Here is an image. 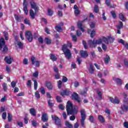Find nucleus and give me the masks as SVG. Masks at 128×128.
<instances>
[{
    "instance_id": "nucleus-1",
    "label": "nucleus",
    "mask_w": 128,
    "mask_h": 128,
    "mask_svg": "<svg viewBox=\"0 0 128 128\" xmlns=\"http://www.w3.org/2000/svg\"><path fill=\"white\" fill-rule=\"evenodd\" d=\"M66 112L68 115L70 114H78V110L72 106V104L70 101L67 102V104L66 106Z\"/></svg>"
},
{
    "instance_id": "nucleus-2",
    "label": "nucleus",
    "mask_w": 128,
    "mask_h": 128,
    "mask_svg": "<svg viewBox=\"0 0 128 128\" xmlns=\"http://www.w3.org/2000/svg\"><path fill=\"white\" fill-rule=\"evenodd\" d=\"M62 50L64 52L65 57L67 60H70L72 58V52L70 50L68 49L66 45L64 44L62 46Z\"/></svg>"
},
{
    "instance_id": "nucleus-3",
    "label": "nucleus",
    "mask_w": 128,
    "mask_h": 128,
    "mask_svg": "<svg viewBox=\"0 0 128 128\" xmlns=\"http://www.w3.org/2000/svg\"><path fill=\"white\" fill-rule=\"evenodd\" d=\"M4 46V47L3 48L2 52L3 54H6L8 52V48L6 46V42H4V38H1L0 39V50H2V46Z\"/></svg>"
},
{
    "instance_id": "nucleus-4",
    "label": "nucleus",
    "mask_w": 128,
    "mask_h": 128,
    "mask_svg": "<svg viewBox=\"0 0 128 128\" xmlns=\"http://www.w3.org/2000/svg\"><path fill=\"white\" fill-rule=\"evenodd\" d=\"M81 114V124L82 126H84V120L86 118V110L84 109L81 110L80 112Z\"/></svg>"
},
{
    "instance_id": "nucleus-5",
    "label": "nucleus",
    "mask_w": 128,
    "mask_h": 128,
    "mask_svg": "<svg viewBox=\"0 0 128 128\" xmlns=\"http://www.w3.org/2000/svg\"><path fill=\"white\" fill-rule=\"evenodd\" d=\"M52 120L55 121V124L58 126V128H62V122L58 118L56 115H52Z\"/></svg>"
},
{
    "instance_id": "nucleus-6",
    "label": "nucleus",
    "mask_w": 128,
    "mask_h": 128,
    "mask_svg": "<svg viewBox=\"0 0 128 128\" xmlns=\"http://www.w3.org/2000/svg\"><path fill=\"white\" fill-rule=\"evenodd\" d=\"M102 42H105V44H108V39L106 38L103 37L102 38H100L97 40H95V46L96 44H100Z\"/></svg>"
},
{
    "instance_id": "nucleus-7",
    "label": "nucleus",
    "mask_w": 128,
    "mask_h": 128,
    "mask_svg": "<svg viewBox=\"0 0 128 128\" xmlns=\"http://www.w3.org/2000/svg\"><path fill=\"white\" fill-rule=\"evenodd\" d=\"M25 36L27 40H28L30 42H32L34 38H32V32L30 31H27L25 33Z\"/></svg>"
},
{
    "instance_id": "nucleus-8",
    "label": "nucleus",
    "mask_w": 128,
    "mask_h": 128,
    "mask_svg": "<svg viewBox=\"0 0 128 128\" xmlns=\"http://www.w3.org/2000/svg\"><path fill=\"white\" fill-rule=\"evenodd\" d=\"M12 60H14V58L12 57L9 56H6L4 58V61L6 64H12Z\"/></svg>"
},
{
    "instance_id": "nucleus-9",
    "label": "nucleus",
    "mask_w": 128,
    "mask_h": 128,
    "mask_svg": "<svg viewBox=\"0 0 128 128\" xmlns=\"http://www.w3.org/2000/svg\"><path fill=\"white\" fill-rule=\"evenodd\" d=\"M23 6H24L23 10H24V12L26 14H28V1H26V0H24Z\"/></svg>"
},
{
    "instance_id": "nucleus-10",
    "label": "nucleus",
    "mask_w": 128,
    "mask_h": 128,
    "mask_svg": "<svg viewBox=\"0 0 128 128\" xmlns=\"http://www.w3.org/2000/svg\"><path fill=\"white\" fill-rule=\"evenodd\" d=\"M120 108L122 110V112H126L128 110V103H124L121 106Z\"/></svg>"
},
{
    "instance_id": "nucleus-11",
    "label": "nucleus",
    "mask_w": 128,
    "mask_h": 128,
    "mask_svg": "<svg viewBox=\"0 0 128 128\" xmlns=\"http://www.w3.org/2000/svg\"><path fill=\"white\" fill-rule=\"evenodd\" d=\"M82 22H78V28H80V30L84 32V25H82Z\"/></svg>"
},
{
    "instance_id": "nucleus-12",
    "label": "nucleus",
    "mask_w": 128,
    "mask_h": 128,
    "mask_svg": "<svg viewBox=\"0 0 128 128\" xmlns=\"http://www.w3.org/2000/svg\"><path fill=\"white\" fill-rule=\"evenodd\" d=\"M118 42L120 44H122L124 48H126V50H128V43L124 41V40L122 39L119 40Z\"/></svg>"
},
{
    "instance_id": "nucleus-13",
    "label": "nucleus",
    "mask_w": 128,
    "mask_h": 128,
    "mask_svg": "<svg viewBox=\"0 0 128 128\" xmlns=\"http://www.w3.org/2000/svg\"><path fill=\"white\" fill-rule=\"evenodd\" d=\"M36 57L32 56L31 57V62H32V64H36V66H40V62L39 61H36Z\"/></svg>"
},
{
    "instance_id": "nucleus-14",
    "label": "nucleus",
    "mask_w": 128,
    "mask_h": 128,
    "mask_svg": "<svg viewBox=\"0 0 128 128\" xmlns=\"http://www.w3.org/2000/svg\"><path fill=\"white\" fill-rule=\"evenodd\" d=\"M30 4L32 8H34L35 10V12H38V7L36 6V2H34L33 0H32L30 2Z\"/></svg>"
},
{
    "instance_id": "nucleus-15",
    "label": "nucleus",
    "mask_w": 128,
    "mask_h": 128,
    "mask_svg": "<svg viewBox=\"0 0 128 128\" xmlns=\"http://www.w3.org/2000/svg\"><path fill=\"white\" fill-rule=\"evenodd\" d=\"M72 98H74V100H77L78 102L80 104V98H78V94L74 92L72 94Z\"/></svg>"
},
{
    "instance_id": "nucleus-16",
    "label": "nucleus",
    "mask_w": 128,
    "mask_h": 128,
    "mask_svg": "<svg viewBox=\"0 0 128 128\" xmlns=\"http://www.w3.org/2000/svg\"><path fill=\"white\" fill-rule=\"evenodd\" d=\"M110 100L112 104H120V100H118V98H114L112 97H110Z\"/></svg>"
},
{
    "instance_id": "nucleus-17",
    "label": "nucleus",
    "mask_w": 128,
    "mask_h": 128,
    "mask_svg": "<svg viewBox=\"0 0 128 128\" xmlns=\"http://www.w3.org/2000/svg\"><path fill=\"white\" fill-rule=\"evenodd\" d=\"M80 54L82 58H88V54L86 51L81 50Z\"/></svg>"
},
{
    "instance_id": "nucleus-18",
    "label": "nucleus",
    "mask_w": 128,
    "mask_h": 128,
    "mask_svg": "<svg viewBox=\"0 0 128 128\" xmlns=\"http://www.w3.org/2000/svg\"><path fill=\"white\" fill-rule=\"evenodd\" d=\"M42 122H46L48 120V115L44 113L42 114Z\"/></svg>"
},
{
    "instance_id": "nucleus-19",
    "label": "nucleus",
    "mask_w": 128,
    "mask_h": 128,
    "mask_svg": "<svg viewBox=\"0 0 128 128\" xmlns=\"http://www.w3.org/2000/svg\"><path fill=\"white\" fill-rule=\"evenodd\" d=\"M88 44L90 46V48H92V46H96V40H89L88 41Z\"/></svg>"
},
{
    "instance_id": "nucleus-20",
    "label": "nucleus",
    "mask_w": 128,
    "mask_h": 128,
    "mask_svg": "<svg viewBox=\"0 0 128 128\" xmlns=\"http://www.w3.org/2000/svg\"><path fill=\"white\" fill-rule=\"evenodd\" d=\"M118 17L120 20H122V22H126V16H124V15L122 13H120L118 15Z\"/></svg>"
},
{
    "instance_id": "nucleus-21",
    "label": "nucleus",
    "mask_w": 128,
    "mask_h": 128,
    "mask_svg": "<svg viewBox=\"0 0 128 128\" xmlns=\"http://www.w3.org/2000/svg\"><path fill=\"white\" fill-rule=\"evenodd\" d=\"M70 92V90H64L62 92H61L60 94L62 96H68Z\"/></svg>"
},
{
    "instance_id": "nucleus-22",
    "label": "nucleus",
    "mask_w": 128,
    "mask_h": 128,
    "mask_svg": "<svg viewBox=\"0 0 128 128\" xmlns=\"http://www.w3.org/2000/svg\"><path fill=\"white\" fill-rule=\"evenodd\" d=\"M30 112L32 116H36V110L34 108H32L30 110Z\"/></svg>"
},
{
    "instance_id": "nucleus-23",
    "label": "nucleus",
    "mask_w": 128,
    "mask_h": 128,
    "mask_svg": "<svg viewBox=\"0 0 128 128\" xmlns=\"http://www.w3.org/2000/svg\"><path fill=\"white\" fill-rule=\"evenodd\" d=\"M116 28L117 30H121V28H124V24H122V22H119V24L116 26Z\"/></svg>"
},
{
    "instance_id": "nucleus-24",
    "label": "nucleus",
    "mask_w": 128,
    "mask_h": 128,
    "mask_svg": "<svg viewBox=\"0 0 128 128\" xmlns=\"http://www.w3.org/2000/svg\"><path fill=\"white\" fill-rule=\"evenodd\" d=\"M55 29L58 32H62V26H60V25L56 26V27H55Z\"/></svg>"
},
{
    "instance_id": "nucleus-25",
    "label": "nucleus",
    "mask_w": 128,
    "mask_h": 128,
    "mask_svg": "<svg viewBox=\"0 0 128 128\" xmlns=\"http://www.w3.org/2000/svg\"><path fill=\"white\" fill-rule=\"evenodd\" d=\"M104 62L106 64H108V62H110V56L106 55V58L104 59Z\"/></svg>"
},
{
    "instance_id": "nucleus-26",
    "label": "nucleus",
    "mask_w": 128,
    "mask_h": 128,
    "mask_svg": "<svg viewBox=\"0 0 128 128\" xmlns=\"http://www.w3.org/2000/svg\"><path fill=\"white\" fill-rule=\"evenodd\" d=\"M122 96H124V102L128 104V95L126 93H123Z\"/></svg>"
},
{
    "instance_id": "nucleus-27",
    "label": "nucleus",
    "mask_w": 128,
    "mask_h": 128,
    "mask_svg": "<svg viewBox=\"0 0 128 128\" xmlns=\"http://www.w3.org/2000/svg\"><path fill=\"white\" fill-rule=\"evenodd\" d=\"M107 42H108V44L109 42H114V38L112 37V36H108V38H106Z\"/></svg>"
},
{
    "instance_id": "nucleus-28",
    "label": "nucleus",
    "mask_w": 128,
    "mask_h": 128,
    "mask_svg": "<svg viewBox=\"0 0 128 128\" xmlns=\"http://www.w3.org/2000/svg\"><path fill=\"white\" fill-rule=\"evenodd\" d=\"M94 66L90 64L89 68V72L90 74H94Z\"/></svg>"
},
{
    "instance_id": "nucleus-29",
    "label": "nucleus",
    "mask_w": 128,
    "mask_h": 128,
    "mask_svg": "<svg viewBox=\"0 0 128 128\" xmlns=\"http://www.w3.org/2000/svg\"><path fill=\"white\" fill-rule=\"evenodd\" d=\"M98 120L100 122H105L104 118L102 115L98 116Z\"/></svg>"
},
{
    "instance_id": "nucleus-30",
    "label": "nucleus",
    "mask_w": 128,
    "mask_h": 128,
    "mask_svg": "<svg viewBox=\"0 0 128 128\" xmlns=\"http://www.w3.org/2000/svg\"><path fill=\"white\" fill-rule=\"evenodd\" d=\"M46 86L49 90H52V83L50 82H47L46 83Z\"/></svg>"
},
{
    "instance_id": "nucleus-31",
    "label": "nucleus",
    "mask_w": 128,
    "mask_h": 128,
    "mask_svg": "<svg viewBox=\"0 0 128 128\" xmlns=\"http://www.w3.org/2000/svg\"><path fill=\"white\" fill-rule=\"evenodd\" d=\"M50 58V60H52V62H56V60H58V58H56V56L54 54H51Z\"/></svg>"
},
{
    "instance_id": "nucleus-32",
    "label": "nucleus",
    "mask_w": 128,
    "mask_h": 128,
    "mask_svg": "<svg viewBox=\"0 0 128 128\" xmlns=\"http://www.w3.org/2000/svg\"><path fill=\"white\" fill-rule=\"evenodd\" d=\"M16 44L18 46V48H22L24 46V44L21 42H18Z\"/></svg>"
},
{
    "instance_id": "nucleus-33",
    "label": "nucleus",
    "mask_w": 128,
    "mask_h": 128,
    "mask_svg": "<svg viewBox=\"0 0 128 128\" xmlns=\"http://www.w3.org/2000/svg\"><path fill=\"white\" fill-rule=\"evenodd\" d=\"M30 16L32 18H35V14L34 12V10H30Z\"/></svg>"
},
{
    "instance_id": "nucleus-34",
    "label": "nucleus",
    "mask_w": 128,
    "mask_h": 128,
    "mask_svg": "<svg viewBox=\"0 0 128 128\" xmlns=\"http://www.w3.org/2000/svg\"><path fill=\"white\" fill-rule=\"evenodd\" d=\"M35 96L36 100H40V94L38 91L35 92Z\"/></svg>"
},
{
    "instance_id": "nucleus-35",
    "label": "nucleus",
    "mask_w": 128,
    "mask_h": 128,
    "mask_svg": "<svg viewBox=\"0 0 128 128\" xmlns=\"http://www.w3.org/2000/svg\"><path fill=\"white\" fill-rule=\"evenodd\" d=\"M65 124L68 128H72V124H70L68 122H66Z\"/></svg>"
},
{
    "instance_id": "nucleus-36",
    "label": "nucleus",
    "mask_w": 128,
    "mask_h": 128,
    "mask_svg": "<svg viewBox=\"0 0 128 128\" xmlns=\"http://www.w3.org/2000/svg\"><path fill=\"white\" fill-rule=\"evenodd\" d=\"M14 18H15V20H16L17 22H20L21 21L20 20L22 18V17H20V16L15 15Z\"/></svg>"
},
{
    "instance_id": "nucleus-37",
    "label": "nucleus",
    "mask_w": 128,
    "mask_h": 128,
    "mask_svg": "<svg viewBox=\"0 0 128 128\" xmlns=\"http://www.w3.org/2000/svg\"><path fill=\"white\" fill-rule=\"evenodd\" d=\"M48 104L49 106H50V108H52V106H54V104L52 102V100L50 99L48 100Z\"/></svg>"
},
{
    "instance_id": "nucleus-38",
    "label": "nucleus",
    "mask_w": 128,
    "mask_h": 128,
    "mask_svg": "<svg viewBox=\"0 0 128 128\" xmlns=\"http://www.w3.org/2000/svg\"><path fill=\"white\" fill-rule=\"evenodd\" d=\"M100 11V10H98V6L97 5H95L94 6V12H96V14H98V12Z\"/></svg>"
},
{
    "instance_id": "nucleus-39",
    "label": "nucleus",
    "mask_w": 128,
    "mask_h": 128,
    "mask_svg": "<svg viewBox=\"0 0 128 128\" xmlns=\"http://www.w3.org/2000/svg\"><path fill=\"white\" fill-rule=\"evenodd\" d=\"M33 82H34V89L36 90L38 89V82L36 80H34Z\"/></svg>"
},
{
    "instance_id": "nucleus-40",
    "label": "nucleus",
    "mask_w": 128,
    "mask_h": 128,
    "mask_svg": "<svg viewBox=\"0 0 128 128\" xmlns=\"http://www.w3.org/2000/svg\"><path fill=\"white\" fill-rule=\"evenodd\" d=\"M45 42L47 44H52V40L47 38H45Z\"/></svg>"
},
{
    "instance_id": "nucleus-41",
    "label": "nucleus",
    "mask_w": 128,
    "mask_h": 128,
    "mask_svg": "<svg viewBox=\"0 0 128 128\" xmlns=\"http://www.w3.org/2000/svg\"><path fill=\"white\" fill-rule=\"evenodd\" d=\"M97 94H98V96H99V100H102V92H100V91L98 90Z\"/></svg>"
},
{
    "instance_id": "nucleus-42",
    "label": "nucleus",
    "mask_w": 128,
    "mask_h": 128,
    "mask_svg": "<svg viewBox=\"0 0 128 128\" xmlns=\"http://www.w3.org/2000/svg\"><path fill=\"white\" fill-rule=\"evenodd\" d=\"M40 90L42 94H46V90L44 87H41L40 88Z\"/></svg>"
},
{
    "instance_id": "nucleus-43",
    "label": "nucleus",
    "mask_w": 128,
    "mask_h": 128,
    "mask_svg": "<svg viewBox=\"0 0 128 128\" xmlns=\"http://www.w3.org/2000/svg\"><path fill=\"white\" fill-rule=\"evenodd\" d=\"M2 86L4 92H6V90H8V86H6V84L4 83Z\"/></svg>"
},
{
    "instance_id": "nucleus-44",
    "label": "nucleus",
    "mask_w": 128,
    "mask_h": 128,
    "mask_svg": "<svg viewBox=\"0 0 128 128\" xmlns=\"http://www.w3.org/2000/svg\"><path fill=\"white\" fill-rule=\"evenodd\" d=\"M116 82L118 84H122V80L119 78H117L116 79Z\"/></svg>"
},
{
    "instance_id": "nucleus-45",
    "label": "nucleus",
    "mask_w": 128,
    "mask_h": 128,
    "mask_svg": "<svg viewBox=\"0 0 128 128\" xmlns=\"http://www.w3.org/2000/svg\"><path fill=\"white\" fill-rule=\"evenodd\" d=\"M62 80H60L58 82V88H62Z\"/></svg>"
},
{
    "instance_id": "nucleus-46",
    "label": "nucleus",
    "mask_w": 128,
    "mask_h": 128,
    "mask_svg": "<svg viewBox=\"0 0 128 128\" xmlns=\"http://www.w3.org/2000/svg\"><path fill=\"white\" fill-rule=\"evenodd\" d=\"M90 26V28H94L96 26V23H94V22H91Z\"/></svg>"
},
{
    "instance_id": "nucleus-47",
    "label": "nucleus",
    "mask_w": 128,
    "mask_h": 128,
    "mask_svg": "<svg viewBox=\"0 0 128 128\" xmlns=\"http://www.w3.org/2000/svg\"><path fill=\"white\" fill-rule=\"evenodd\" d=\"M56 100L58 102H62V97L60 96H56Z\"/></svg>"
},
{
    "instance_id": "nucleus-48",
    "label": "nucleus",
    "mask_w": 128,
    "mask_h": 128,
    "mask_svg": "<svg viewBox=\"0 0 128 128\" xmlns=\"http://www.w3.org/2000/svg\"><path fill=\"white\" fill-rule=\"evenodd\" d=\"M8 32H4V36L6 40H8Z\"/></svg>"
},
{
    "instance_id": "nucleus-49",
    "label": "nucleus",
    "mask_w": 128,
    "mask_h": 128,
    "mask_svg": "<svg viewBox=\"0 0 128 128\" xmlns=\"http://www.w3.org/2000/svg\"><path fill=\"white\" fill-rule=\"evenodd\" d=\"M32 124L33 126H38V123L36 122V121L34 120L32 121Z\"/></svg>"
},
{
    "instance_id": "nucleus-50",
    "label": "nucleus",
    "mask_w": 128,
    "mask_h": 128,
    "mask_svg": "<svg viewBox=\"0 0 128 128\" xmlns=\"http://www.w3.org/2000/svg\"><path fill=\"white\" fill-rule=\"evenodd\" d=\"M28 64V60L26 58H25L23 60V64Z\"/></svg>"
},
{
    "instance_id": "nucleus-51",
    "label": "nucleus",
    "mask_w": 128,
    "mask_h": 128,
    "mask_svg": "<svg viewBox=\"0 0 128 128\" xmlns=\"http://www.w3.org/2000/svg\"><path fill=\"white\" fill-rule=\"evenodd\" d=\"M33 76H34V78H38V72L36 71L33 74Z\"/></svg>"
},
{
    "instance_id": "nucleus-52",
    "label": "nucleus",
    "mask_w": 128,
    "mask_h": 128,
    "mask_svg": "<svg viewBox=\"0 0 128 128\" xmlns=\"http://www.w3.org/2000/svg\"><path fill=\"white\" fill-rule=\"evenodd\" d=\"M82 44L84 45V46L85 50H87L88 45H86V41H84V40L82 41Z\"/></svg>"
},
{
    "instance_id": "nucleus-53",
    "label": "nucleus",
    "mask_w": 128,
    "mask_h": 128,
    "mask_svg": "<svg viewBox=\"0 0 128 128\" xmlns=\"http://www.w3.org/2000/svg\"><path fill=\"white\" fill-rule=\"evenodd\" d=\"M96 36V30H93L92 31L91 34H90V36L92 38H94Z\"/></svg>"
},
{
    "instance_id": "nucleus-54",
    "label": "nucleus",
    "mask_w": 128,
    "mask_h": 128,
    "mask_svg": "<svg viewBox=\"0 0 128 128\" xmlns=\"http://www.w3.org/2000/svg\"><path fill=\"white\" fill-rule=\"evenodd\" d=\"M53 14H54V12H52V10H50V9L48 10V14L49 16H52Z\"/></svg>"
},
{
    "instance_id": "nucleus-55",
    "label": "nucleus",
    "mask_w": 128,
    "mask_h": 128,
    "mask_svg": "<svg viewBox=\"0 0 128 128\" xmlns=\"http://www.w3.org/2000/svg\"><path fill=\"white\" fill-rule=\"evenodd\" d=\"M2 118L3 120H6V112H4L2 114Z\"/></svg>"
},
{
    "instance_id": "nucleus-56",
    "label": "nucleus",
    "mask_w": 128,
    "mask_h": 128,
    "mask_svg": "<svg viewBox=\"0 0 128 128\" xmlns=\"http://www.w3.org/2000/svg\"><path fill=\"white\" fill-rule=\"evenodd\" d=\"M78 38H76V35H72V40L74 42H76Z\"/></svg>"
},
{
    "instance_id": "nucleus-57",
    "label": "nucleus",
    "mask_w": 128,
    "mask_h": 128,
    "mask_svg": "<svg viewBox=\"0 0 128 128\" xmlns=\"http://www.w3.org/2000/svg\"><path fill=\"white\" fill-rule=\"evenodd\" d=\"M8 121L10 122L12 120V115L10 113H8Z\"/></svg>"
},
{
    "instance_id": "nucleus-58",
    "label": "nucleus",
    "mask_w": 128,
    "mask_h": 128,
    "mask_svg": "<svg viewBox=\"0 0 128 128\" xmlns=\"http://www.w3.org/2000/svg\"><path fill=\"white\" fill-rule=\"evenodd\" d=\"M54 72H56V74H58V67H56V66H54Z\"/></svg>"
},
{
    "instance_id": "nucleus-59",
    "label": "nucleus",
    "mask_w": 128,
    "mask_h": 128,
    "mask_svg": "<svg viewBox=\"0 0 128 128\" xmlns=\"http://www.w3.org/2000/svg\"><path fill=\"white\" fill-rule=\"evenodd\" d=\"M102 48L104 50H106V46L104 44H102Z\"/></svg>"
},
{
    "instance_id": "nucleus-60",
    "label": "nucleus",
    "mask_w": 128,
    "mask_h": 128,
    "mask_svg": "<svg viewBox=\"0 0 128 128\" xmlns=\"http://www.w3.org/2000/svg\"><path fill=\"white\" fill-rule=\"evenodd\" d=\"M24 24H28L30 26V20H28V19H25L24 20Z\"/></svg>"
},
{
    "instance_id": "nucleus-61",
    "label": "nucleus",
    "mask_w": 128,
    "mask_h": 128,
    "mask_svg": "<svg viewBox=\"0 0 128 128\" xmlns=\"http://www.w3.org/2000/svg\"><path fill=\"white\" fill-rule=\"evenodd\" d=\"M62 80L63 82H68V78H66V77L64 76L62 78Z\"/></svg>"
},
{
    "instance_id": "nucleus-62",
    "label": "nucleus",
    "mask_w": 128,
    "mask_h": 128,
    "mask_svg": "<svg viewBox=\"0 0 128 128\" xmlns=\"http://www.w3.org/2000/svg\"><path fill=\"white\" fill-rule=\"evenodd\" d=\"M89 120L91 122H94V116H89Z\"/></svg>"
},
{
    "instance_id": "nucleus-63",
    "label": "nucleus",
    "mask_w": 128,
    "mask_h": 128,
    "mask_svg": "<svg viewBox=\"0 0 128 128\" xmlns=\"http://www.w3.org/2000/svg\"><path fill=\"white\" fill-rule=\"evenodd\" d=\"M74 14L76 16H78V14H80V10H78V9L74 10Z\"/></svg>"
},
{
    "instance_id": "nucleus-64",
    "label": "nucleus",
    "mask_w": 128,
    "mask_h": 128,
    "mask_svg": "<svg viewBox=\"0 0 128 128\" xmlns=\"http://www.w3.org/2000/svg\"><path fill=\"white\" fill-rule=\"evenodd\" d=\"M124 128H128V122H124Z\"/></svg>"
}]
</instances>
